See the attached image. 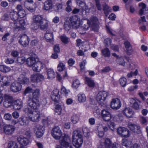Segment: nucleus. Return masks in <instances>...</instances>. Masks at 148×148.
Masks as SVG:
<instances>
[{
	"mask_svg": "<svg viewBox=\"0 0 148 148\" xmlns=\"http://www.w3.org/2000/svg\"><path fill=\"white\" fill-rule=\"evenodd\" d=\"M12 118L11 115L9 113H8L5 114L4 116V118L5 119L7 120H10Z\"/></svg>",
	"mask_w": 148,
	"mask_h": 148,
	"instance_id": "nucleus-63",
	"label": "nucleus"
},
{
	"mask_svg": "<svg viewBox=\"0 0 148 148\" xmlns=\"http://www.w3.org/2000/svg\"><path fill=\"white\" fill-rule=\"evenodd\" d=\"M10 15L11 19L14 21H16L18 18V14L17 12H11Z\"/></svg>",
	"mask_w": 148,
	"mask_h": 148,
	"instance_id": "nucleus-35",
	"label": "nucleus"
},
{
	"mask_svg": "<svg viewBox=\"0 0 148 148\" xmlns=\"http://www.w3.org/2000/svg\"><path fill=\"white\" fill-rule=\"evenodd\" d=\"M34 55V56L27 58L26 60V63L29 66H33L36 62V58L37 56L35 54Z\"/></svg>",
	"mask_w": 148,
	"mask_h": 148,
	"instance_id": "nucleus-20",
	"label": "nucleus"
},
{
	"mask_svg": "<svg viewBox=\"0 0 148 148\" xmlns=\"http://www.w3.org/2000/svg\"><path fill=\"white\" fill-rule=\"evenodd\" d=\"M19 37V42L20 44L24 47L27 46L29 43L28 37L26 35H20Z\"/></svg>",
	"mask_w": 148,
	"mask_h": 148,
	"instance_id": "nucleus-17",
	"label": "nucleus"
},
{
	"mask_svg": "<svg viewBox=\"0 0 148 148\" xmlns=\"http://www.w3.org/2000/svg\"><path fill=\"white\" fill-rule=\"evenodd\" d=\"M130 105L134 109L138 110L139 109L140 105L139 103L140 101L138 100H136L133 98L130 99Z\"/></svg>",
	"mask_w": 148,
	"mask_h": 148,
	"instance_id": "nucleus-26",
	"label": "nucleus"
},
{
	"mask_svg": "<svg viewBox=\"0 0 148 148\" xmlns=\"http://www.w3.org/2000/svg\"><path fill=\"white\" fill-rule=\"evenodd\" d=\"M96 3V5L98 10H101L102 8L101 5L100 3L99 0H95Z\"/></svg>",
	"mask_w": 148,
	"mask_h": 148,
	"instance_id": "nucleus-61",
	"label": "nucleus"
},
{
	"mask_svg": "<svg viewBox=\"0 0 148 148\" xmlns=\"http://www.w3.org/2000/svg\"><path fill=\"white\" fill-rule=\"evenodd\" d=\"M32 89L29 87H27L25 89V90L23 92V94L24 95L28 93H30L32 91Z\"/></svg>",
	"mask_w": 148,
	"mask_h": 148,
	"instance_id": "nucleus-60",
	"label": "nucleus"
},
{
	"mask_svg": "<svg viewBox=\"0 0 148 148\" xmlns=\"http://www.w3.org/2000/svg\"><path fill=\"white\" fill-rule=\"evenodd\" d=\"M33 21L38 23L39 24L41 21H42L44 19L41 15H35L33 17Z\"/></svg>",
	"mask_w": 148,
	"mask_h": 148,
	"instance_id": "nucleus-38",
	"label": "nucleus"
},
{
	"mask_svg": "<svg viewBox=\"0 0 148 148\" xmlns=\"http://www.w3.org/2000/svg\"><path fill=\"white\" fill-rule=\"evenodd\" d=\"M128 127L130 130L134 133L138 134H142L141 127L139 125L130 122L128 123Z\"/></svg>",
	"mask_w": 148,
	"mask_h": 148,
	"instance_id": "nucleus-8",
	"label": "nucleus"
},
{
	"mask_svg": "<svg viewBox=\"0 0 148 148\" xmlns=\"http://www.w3.org/2000/svg\"><path fill=\"white\" fill-rule=\"evenodd\" d=\"M35 109H32L30 107L25 108L23 109L24 112L28 114L29 119L33 122L38 121L40 118V114L39 111H33V110Z\"/></svg>",
	"mask_w": 148,
	"mask_h": 148,
	"instance_id": "nucleus-2",
	"label": "nucleus"
},
{
	"mask_svg": "<svg viewBox=\"0 0 148 148\" xmlns=\"http://www.w3.org/2000/svg\"><path fill=\"white\" fill-rule=\"evenodd\" d=\"M18 81L20 84H27L29 82V79L28 78L26 77L23 75H21L18 78Z\"/></svg>",
	"mask_w": 148,
	"mask_h": 148,
	"instance_id": "nucleus-30",
	"label": "nucleus"
},
{
	"mask_svg": "<svg viewBox=\"0 0 148 148\" xmlns=\"http://www.w3.org/2000/svg\"><path fill=\"white\" fill-rule=\"evenodd\" d=\"M111 107L113 109L117 110L121 106V104L120 100L118 98L113 99L111 102Z\"/></svg>",
	"mask_w": 148,
	"mask_h": 148,
	"instance_id": "nucleus-16",
	"label": "nucleus"
},
{
	"mask_svg": "<svg viewBox=\"0 0 148 148\" xmlns=\"http://www.w3.org/2000/svg\"><path fill=\"white\" fill-rule=\"evenodd\" d=\"M123 113L127 117L131 118L132 117L134 114V112L131 108H126L122 111Z\"/></svg>",
	"mask_w": 148,
	"mask_h": 148,
	"instance_id": "nucleus-23",
	"label": "nucleus"
},
{
	"mask_svg": "<svg viewBox=\"0 0 148 148\" xmlns=\"http://www.w3.org/2000/svg\"><path fill=\"white\" fill-rule=\"evenodd\" d=\"M18 16H19L21 18H23L26 15V13L24 10L18 12Z\"/></svg>",
	"mask_w": 148,
	"mask_h": 148,
	"instance_id": "nucleus-59",
	"label": "nucleus"
},
{
	"mask_svg": "<svg viewBox=\"0 0 148 148\" xmlns=\"http://www.w3.org/2000/svg\"><path fill=\"white\" fill-rule=\"evenodd\" d=\"M78 100L80 102H83L85 101L86 98L85 95L83 94H79L78 95Z\"/></svg>",
	"mask_w": 148,
	"mask_h": 148,
	"instance_id": "nucleus-43",
	"label": "nucleus"
},
{
	"mask_svg": "<svg viewBox=\"0 0 148 148\" xmlns=\"http://www.w3.org/2000/svg\"><path fill=\"white\" fill-rule=\"evenodd\" d=\"M101 116L103 120L106 121H109L111 118V114L110 112L108 110L105 109L102 110Z\"/></svg>",
	"mask_w": 148,
	"mask_h": 148,
	"instance_id": "nucleus-19",
	"label": "nucleus"
},
{
	"mask_svg": "<svg viewBox=\"0 0 148 148\" xmlns=\"http://www.w3.org/2000/svg\"><path fill=\"white\" fill-rule=\"evenodd\" d=\"M82 130L83 134L85 137L87 138H88L89 136V130L86 127H82Z\"/></svg>",
	"mask_w": 148,
	"mask_h": 148,
	"instance_id": "nucleus-44",
	"label": "nucleus"
},
{
	"mask_svg": "<svg viewBox=\"0 0 148 148\" xmlns=\"http://www.w3.org/2000/svg\"><path fill=\"white\" fill-rule=\"evenodd\" d=\"M90 21L89 20H88L87 24L88 25L86 28L85 27V29H87L90 26L92 27L93 30H97L98 28L99 22L97 17L92 16L90 18Z\"/></svg>",
	"mask_w": 148,
	"mask_h": 148,
	"instance_id": "nucleus-5",
	"label": "nucleus"
},
{
	"mask_svg": "<svg viewBox=\"0 0 148 148\" xmlns=\"http://www.w3.org/2000/svg\"><path fill=\"white\" fill-rule=\"evenodd\" d=\"M83 0H77L76 3L81 7L80 10V14L83 16L84 15H87L90 10V8H89L85 3L83 1Z\"/></svg>",
	"mask_w": 148,
	"mask_h": 148,
	"instance_id": "nucleus-4",
	"label": "nucleus"
},
{
	"mask_svg": "<svg viewBox=\"0 0 148 148\" xmlns=\"http://www.w3.org/2000/svg\"><path fill=\"white\" fill-rule=\"evenodd\" d=\"M53 49L55 52L56 53L59 52L60 51V49L59 45H55Z\"/></svg>",
	"mask_w": 148,
	"mask_h": 148,
	"instance_id": "nucleus-64",
	"label": "nucleus"
},
{
	"mask_svg": "<svg viewBox=\"0 0 148 148\" xmlns=\"http://www.w3.org/2000/svg\"><path fill=\"white\" fill-rule=\"evenodd\" d=\"M72 27L71 23L69 22H66L64 23V28L66 31H69Z\"/></svg>",
	"mask_w": 148,
	"mask_h": 148,
	"instance_id": "nucleus-45",
	"label": "nucleus"
},
{
	"mask_svg": "<svg viewBox=\"0 0 148 148\" xmlns=\"http://www.w3.org/2000/svg\"><path fill=\"white\" fill-rule=\"evenodd\" d=\"M47 78L49 79H52L55 77L56 75L53 70L50 69L47 70Z\"/></svg>",
	"mask_w": 148,
	"mask_h": 148,
	"instance_id": "nucleus-32",
	"label": "nucleus"
},
{
	"mask_svg": "<svg viewBox=\"0 0 148 148\" xmlns=\"http://www.w3.org/2000/svg\"><path fill=\"white\" fill-rule=\"evenodd\" d=\"M66 5L67 7L65 8V10L67 12H69L72 11L71 0L68 1L66 2Z\"/></svg>",
	"mask_w": 148,
	"mask_h": 148,
	"instance_id": "nucleus-41",
	"label": "nucleus"
},
{
	"mask_svg": "<svg viewBox=\"0 0 148 148\" xmlns=\"http://www.w3.org/2000/svg\"><path fill=\"white\" fill-rule=\"evenodd\" d=\"M119 82L121 85L123 87H125L126 84L127 79L124 77H123L120 78Z\"/></svg>",
	"mask_w": 148,
	"mask_h": 148,
	"instance_id": "nucleus-46",
	"label": "nucleus"
},
{
	"mask_svg": "<svg viewBox=\"0 0 148 148\" xmlns=\"http://www.w3.org/2000/svg\"><path fill=\"white\" fill-rule=\"evenodd\" d=\"M72 141L73 145L76 147L78 148L81 146L83 141L80 130H77L74 131L72 136Z\"/></svg>",
	"mask_w": 148,
	"mask_h": 148,
	"instance_id": "nucleus-3",
	"label": "nucleus"
},
{
	"mask_svg": "<svg viewBox=\"0 0 148 148\" xmlns=\"http://www.w3.org/2000/svg\"><path fill=\"white\" fill-rule=\"evenodd\" d=\"M0 81L3 83V85L5 86H7L10 85L8 78L5 76H3L0 79Z\"/></svg>",
	"mask_w": 148,
	"mask_h": 148,
	"instance_id": "nucleus-37",
	"label": "nucleus"
},
{
	"mask_svg": "<svg viewBox=\"0 0 148 148\" xmlns=\"http://www.w3.org/2000/svg\"><path fill=\"white\" fill-rule=\"evenodd\" d=\"M32 94V97L31 95L28 96L27 105L32 109H37L39 106V101L38 99L40 95V90L39 89L34 90Z\"/></svg>",
	"mask_w": 148,
	"mask_h": 148,
	"instance_id": "nucleus-1",
	"label": "nucleus"
},
{
	"mask_svg": "<svg viewBox=\"0 0 148 148\" xmlns=\"http://www.w3.org/2000/svg\"><path fill=\"white\" fill-rule=\"evenodd\" d=\"M44 76L40 73L33 74L31 76V81L33 82H38L44 79Z\"/></svg>",
	"mask_w": 148,
	"mask_h": 148,
	"instance_id": "nucleus-14",
	"label": "nucleus"
},
{
	"mask_svg": "<svg viewBox=\"0 0 148 148\" xmlns=\"http://www.w3.org/2000/svg\"><path fill=\"white\" fill-rule=\"evenodd\" d=\"M102 55L106 57H109L110 56V51L108 48L106 47L101 51Z\"/></svg>",
	"mask_w": 148,
	"mask_h": 148,
	"instance_id": "nucleus-36",
	"label": "nucleus"
},
{
	"mask_svg": "<svg viewBox=\"0 0 148 148\" xmlns=\"http://www.w3.org/2000/svg\"><path fill=\"white\" fill-rule=\"evenodd\" d=\"M116 143H114L112 144L110 140L108 138H107L105 140L103 143H101L100 144L98 148H99L100 146H101V147L103 148H117Z\"/></svg>",
	"mask_w": 148,
	"mask_h": 148,
	"instance_id": "nucleus-9",
	"label": "nucleus"
},
{
	"mask_svg": "<svg viewBox=\"0 0 148 148\" xmlns=\"http://www.w3.org/2000/svg\"><path fill=\"white\" fill-rule=\"evenodd\" d=\"M111 39L109 38L105 39L104 41V43L105 44V46L108 47L110 45L111 46Z\"/></svg>",
	"mask_w": 148,
	"mask_h": 148,
	"instance_id": "nucleus-57",
	"label": "nucleus"
},
{
	"mask_svg": "<svg viewBox=\"0 0 148 148\" xmlns=\"http://www.w3.org/2000/svg\"><path fill=\"white\" fill-rule=\"evenodd\" d=\"M122 145L125 146L127 148H130L132 145L131 141L125 138L123 139L122 140Z\"/></svg>",
	"mask_w": 148,
	"mask_h": 148,
	"instance_id": "nucleus-34",
	"label": "nucleus"
},
{
	"mask_svg": "<svg viewBox=\"0 0 148 148\" xmlns=\"http://www.w3.org/2000/svg\"><path fill=\"white\" fill-rule=\"evenodd\" d=\"M43 64L41 62H37L33 66L32 69L34 71L39 72L43 68Z\"/></svg>",
	"mask_w": 148,
	"mask_h": 148,
	"instance_id": "nucleus-29",
	"label": "nucleus"
},
{
	"mask_svg": "<svg viewBox=\"0 0 148 148\" xmlns=\"http://www.w3.org/2000/svg\"><path fill=\"white\" fill-rule=\"evenodd\" d=\"M17 140L20 144L23 146L27 145L29 143L28 139L23 136H20L18 137Z\"/></svg>",
	"mask_w": 148,
	"mask_h": 148,
	"instance_id": "nucleus-25",
	"label": "nucleus"
},
{
	"mask_svg": "<svg viewBox=\"0 0 148 148\" xmlns=\"http://www.w3.org/2000/svg\"><path fill=\"white\" fill-rule=\"evenodd\" d=\"M102 129L104 132H106L108 130V128L106 126H103L102 125H99L98 127V131H101V130Z\"/></svg>",
	"mask_w": 148,
	"mask_h": 148,
	"instance_id": "nucleus-62",
	"label": "nucleus"
},
{
	"mask_svg": "<svg viewBox=\"0 0 148 148\" xmlns=\"http://www.w3.org/2000/svg\"><path fill=\"white\" fill-rule=\"evenodd\" d=\"M13 108L15 110L20 109L23 107V103L22 101L17 100L12 102Z\"/></svg>",
	"mask_w": 148,
	"mask_h": 148,
	"instance_id": "nucleus-27",
	"label": "nucleus"
},
{
	"mask_svg": "<svg viewBox=\"0 0 148 148\" xmlns=\"http://www.w3.org/2000/svg\"><path fill=\"white\" fill-rule=\"evenodd\" d=\"M107 92L105 91L100 92L97 95L96 100L99 104L103 106L104 104V101L107 96Z\"/></svg>",
	"mask_w": 148,
	"mask_h": 148,
	"instance_id": "nucleus-6",
	"label": "nucleus"
},
{
	"mask_svg": "<svg viewBox=\"0 0 148 148\" xmlns=\"http://www.w3.org/2000/svg\"><path fill=\"white\" fill-rule=\"evenodd\" d=\"M103 10L104 11V13L105 14L106 16H107L109 14L110 12H111V8L106 4L103 5Z\"/></svg>",
	"mask_w": 148,
	"mask_h": 148,
	"instance_id": "nucleus-33",
	"label": "nucleus"
},
{
	"mask_svg": "<svg viewBox=\"0 0 148 148\" xmlns=\"http://www.w3.org/2000/svg\"><path fill=\"white\" fill-rule=\"evenodd\" d=\"M62 42L65 44H67L69 42L68 38L65 36H62L60 37Z\"/></svg>",
	"mask_w": 148,
	"mask_h": 148,
	"instance_id": "nucleus-58",
	"label": "nucleus"
},
{
	"mask_svg": "<svg viewBox=\"0 0 148 148\" xmlns=\"http://www.w3.org/2000/svg\"><path fill=\"white\" fill-rule=\"evenodd\" d=\"M39 24L38 23L33 21L31 26L32 29L36 30L39 28Z\"/></svg>",
	"mask_w": 148,
	"mask_h": 148,
	"instance_id": "nucleus-54",
	"label": "nucleus"
},
{
	"mask_svg": "<svg viewBox=\"0 0 148 148\" xmlns=\"http://www.w3.org/2000/svg\"><path fill=\"white\" fill-rule=\"evenodd\" d=\"M10 26L14 29H19V30L21 29L22 27L17 25L16 21H14L10 23Z\"/></svg>",
	"mask_w": 148,
	"mask_h": 148,
	"instance_id": "nucleus-50",
	"label": "nucleus"
},
{
	"mask_svg": "<svg viewBox=\"0 0 148 148\" xmlns=\"http://www.w3.org/2000/svg\"><path fill=\"white\" fill-rule=\"evenodd\" d=\"M3 132L7 135H10L14 132L15 128L12 125H7L3 127Z\"/></svg>",
	"mask_w": 148,
	"mask_h": 148,
	"instance_id": "nucleus-18",
	"label": "nucleus"
},
{
	"mask_svg": "<svg viewBox=\"0 0 148 148\" xmlns=\"http://www.w3.org/2000/svg\"><path fill=\"white\" fill-rule=\"evenodd\" d=\"M65 68V66L62 63H60L57 67L58 70L60 71H62L64 70Z\"/></svg>",
	"mask_w": 148,
	"mask_h": 148,
	"instance_id": "nucleus-55",
	"label": "nucleus"
},
{
	"mask_svg": "<svg viewBox=\"0 0 148 148\" xmlns=\"http://www.w3.org/2000/svg\"><path fill=\"white\" fill-rule=\"evenodd\" d=\"M62 109L61 106L60 105H57L56 106L55 108L56 113V115H60L61 113Z\"/></svg>",
	"mask_w": 148,
	"mask_h": 148,
	"instance_id": "nucleus-51",
	"label": "nucleus"
},
{
	"mask_svg": "<svg viewBox=\"0 0 148 148\" xmlns=\"http://www.w3.org/2000/svg\"><path fill=\"white\" fill-rule=\"evenodd\" d=\"M45 37L48 42L52 43L53 41V32L50 30H47L45 35Z\"/></svg>",
	"mask_w": 148,
	"mask_h": 148,
	"instance_id": "nucleus-24",
	"label": "nucleus"
},
{
	"mask_svg": "<svg viewBox=\"0 0 148 148\" xmlns=\"http://www.w3.org/2000/svg\"><path fill=\"white\" fill-rule=\"evenodd\" d=\"M52 136L56 140L59 139L62 135V132L60 128L58 126L54 127L51 132Z\"/></svg>",
	"mask_w": 148,
	"mask_h": 148,
	"instance_id": "nucleus-13",
	"label": "nucleus"
},
{
	"mask_svg": "<svg viewBox=\"0 0 148 148\" xmlns=\"http://www.w3.org/2000/svg\"><path fill=\"white\" fill-rule=\"evenodd\" d=\"M139 6L141 8L139 11V14L140 15H142L143 14L144 10L146 8V5L144 3H142L139 4Z\"/></svg>",
	"mask_w": 148,
	"mask_h": 148,
	"instance_id": "nucleus-42",
	"label": "nucleus"
},
{
	"mask_svg": "<svg viewBox=\"0 0 148 148\" xmlns=\"http://www.w3.org/2000/svg\"><path fill=\"white\" fill-rule=\"evenodd\" d=\"M34 129L36 130V135L37 137L40 138L43 135L45 130L44 127L37 123L35 124Z\"/></svg>",
	"mask_w": 148,
	"mask_h": 148,
	"instance_id": "nucleus-10",
	"label": "nucleus"
},
{
	"mask_svg": "<svg viewBox=\"0 0 148 148\" xmlns=\"http://www.w3.org/2000/svg\"><path fill=\"white\" fill-rule=\"evenodd\" d=\"M85 79L87 82L88 86L90 87H94L95 85V83L94 81L90 78L88 77H86Z\"/></svg>",
	"mask_w": 148,
	"mask_h": 148,
	"instance_id": "nucleus-39",
	"label": "nucleus"
},
{
	"mask_svg": "<svg viewBox=\"0 0 148 148\" xmlns=\"http://www.w3.org/2000/svg\"><path fill=\"white\" fill-rule=\"evenodd\" d=\"M22 86L19 82H14L11 85L10 90L13 92H16L21 90Z\"/></svg>",
	"mask_w": 148,
	"mask_h": 148,
	"instance_id": "nucleus-15",
	"label": "nucleus"
},
{
	"mask_svg": "<svg viewBox=\"0 0 148 148\" xmlns=\"http://www.w3.org/2000/svg\"><path fill=\"white\" fill-rule=\"evenodd\" d=\"M80 83L78 79H75L74 81L72 87L75 88H77L80 85Z\"/></svg>",
	"mask_w": 148,
	"mask_h": 148,
	"instance_id": "nucleus-56",
	"label": "nucleus"
},
{
	"mask_svg": "<svg viewBox=\"0 0 148 148\" xmlns=\"http://www.w3.org/2000/svg\"><path fill=\"white\" fill-rule=\"evenodd\" d=\"M10 70L9 67L3 65H0V71L6 73L9 72Z\"/></svg>",
	"mask_w": 148,
	"mask_h": 148,
	"instance_id": "nucleus-40",
	"label": "nucleus"
},
{
	"mask_svg": "<svg viewBox=\"0 0 148 148\" xmlns=\"http://www.w3.org/2000/svg\"><path fill=\"white\" fill-rule=\"evenodd\" d=\"M40 29L42 30H46L48 27V23L45 19L41 21L39 23Z\"/></svg>",
	"mask_w": 148,
	"mask_h": 148,
	"instance_id": "nucleus-31",
	"label": "nucleus"
},
{
	"mask_svg": "<svg viewBox=\"0 0 148 148\" xmlns=\"http://www.w3.org/2000/svg\"><path fill=\"white\" fill-rule=\"evenodd\" d=\"M8 148H18V146L15 142H10L8 144Z\"/></svg>",
	"mask_w": 148,
	"mask_h": 148,
	"instance_id": "nucleus-53",
	"label": "nucleus"
},
{
	"mask_svg": "<svg viewBox=\"0 0 148 148\" xmlns=\"http://www.w3.org/2000/svg\"><path fill=\"white\" fill-rule=\"evenodd\" d=\"M71 23L73 28H77L80 25V19L76 15L71 16L70 19Z\"/></svg>",
	"mask_w": 148,
	"mask_h": 148,
	"instance_id": "nucleus-11",
	"label": "nucleus"
},
{
	"mask_svg": "<svg viewBox=\"0 0 148 148\" xmlns=\"http://www.w3.org/2000/svg\"><path fill=\"white\" fill-rule=\"evenodd\" d=\"M71 120L73 123L75 124L79 120V116L76 114L74 115L71 117Z\"/></svg>",
	"mask_w": 148,
	"mask_h": 148,
	"instance_id": "nucleus-49",
	"label": "nucleus"
},
{
	"mask_svg": "<svg viewBox=\"0 0 148 148\" xmlns=\"http://www.w3.org/2000/svg\"><path fill=\"white\" fill-rule=\"evenodd\" d=\"M31 4L27 3H25L24 5L26 8L29 11L33 12L34 11V9L31 6Z\"/></svg>",
	"mask_w": 148,
	"mask_h": 148,
	"instance_id": "nucleus-48",
	"label": "nucleus"
},
{
	"mask_svg": "<svg viewBox=\"0 0 148 148\" xmlns=\"http://www.w3.org/2000/svg\"><path fill=\"white\" fill-rule=\"evenodd\" d=\"M16 61L18 63L21 64H23L25 61V57L22 56L17 58Z\"/></svg>",
	"mask_w": 148,
	"mask_h": 148,
	"instance_id": "nucleus-52",
	"label": "nucleus"
},
{
	"mask_svg": "<svg viewBox=\"0 0 148 148\" xmlns=\"http://www.w3.org/2000/svg\"><path fill=\"white\" fill-rule=\"evenodd\" d=\"M43 9L48 11L52 9L53 8V1L51 0H47L44 3Z\"/></svg>",
	"mask_w": 148,
	"mask_h": 148,
	"instance_id": "nucleus-21",
	"label": "nucleus"
},
{
	"mask_svg": "<svg viewBox=\"0 0 148 148\" xmlns=\"http://www.w3.org/2000/svg\"><path fill=\"white\" fill-rule=\"evenodd\" d=\"M4 101L3 102V106L5 108L10 107L12 104L13 97L10 95L5 94L3 96Z\"/></svg>",
	"mask_w": 148,
	"mask_h": 148,
	"instance_id": "nucleus-7",
	"label": "nucleus"
},
{
	"mask_svg": "<svg viewBox=\"0 0 148 148\" xmlns=\"http://www.w3.org/2000/svg\"><path fill=\"white\" fill-rule=\"evenodd\" d=\"M59 91L56 89L54 90L52 93L51 98L52 100L56 103H58L60 98Z\"/></svg>",
	"mask_w": 148,
	"mask_h": 148,
	"instance_id": "nucleus-22",
	"label": "nucleus"
},
{
	"mask_svg": "<svg viewBox=\"0 0 148 148\" xmlns=\"http://www.w3.org/2000/svg\"><path fill=\"white\" fill-rule=\"evenodd\" d=\"M18 122L21 125L25 126L28 123V118L25 116H22L19 119Z\"/></svg>",
	"mask_w": 148,
	"mask_h": 148,
	"instance_id": "nucleus-28",
	"label": "nucleus"
},
{
	"mask_svg": "<svg viewBox=\"0 0 148 148\" xmlns=\"http://www.w3.org/2000/svg\"><path fill=\"white\" fill-rule=\"evenodd\" d=\"M117 132L118 134L122 137H127L130 135V131L127 128L125 127H119L117 129Z\"/></svg>",
	"mask_w": 148,
	"mask_h": 148,
	"instance_id": "nucleus-12",
	"label": "nucleus"
},
{
	"mask_svg": "<svg viewBox=\"0 0 148 148\" xmlns=\"http://www.w3.org/2000/svg\"><path fill=\"white\" fill-rule=\"evenodd\" d=\"M116 61L117 63L120 65L124 66L125 65V62L122 57L117 58Z\"/></svg>",
	"mask_w": 148,
	"mask_h": 148,
	"instance_id": "nucleus-47",
	"label": "nucleus"
}]
</instances>
